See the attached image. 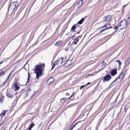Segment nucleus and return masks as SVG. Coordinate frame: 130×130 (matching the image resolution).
<instances>
[{"mask_svg":"<svg viewBox=\"0 0 130 130\" xmlns=\"http://www.w3.org/2000/svg\"><path fill=\"white\" fill-rule=\"evenodd\" d=\"M118 26H115L114 27V29H117L118 28Z\"/></svg>","mask_w":130,"mask_h":130,"instance_id":"c756f323","label":"nucleus"},{"mask_svg":"<svg viewBox=\"0 0 130 130\" xmlns=\"http://www.w3.org/2000/svg\"><path fill=\"white\" fill-rule=\"evenodd\" d=\"M85 85L81 86L80 87V89H82L84 87H85Z\"/></svg>","mask_w":130,"mask_h":130,"instance_id":"7c9ffc66","label":"nucleus"},{"mask_svg":"<svg viewBox=\"0 0 130 130\" xmlns=\"http://www.w3.org/2000/svg\"><path fill=\"white\" fill-rule=\"evenodd\" d=\"M116 61L118 62L119 66H120L121 64V62L119 60H117Z\"/></svg>","mask_w":130,"mask_h":130,"instance_id":"4be33fe9","label":"nucleus"},{"mask_svg":"<svg viewBox=\"0 0 130 130\" xmlns=\"http://www.w3.org/2000/svg\"><path fill=\"white\" fill-rule=\"evenodd\" d=\"M130 63V62L127 60L125 62V64L126 65L128 66Z\"/></svg>","mask_w":130,"mask_h":130,"instance_id":"412c9836","label":"nucleus"},{"mask_svg":"<svg viewBox=\"0 0 130 130\" xmlns=\"http://www.w3.org/2000/svg\"><path fill=\"white\" fill-rule=\"evenodd\" d=\"M76 27L74 25H73L71 28V30L74 31L75 29L76 28Z\"/></svg>","mask_w":130,"mask_h":130,"instance_id":"f3484780","label":"nucleus"},{"mask_svg":"<svg viewBox=\"0 0 130 130\" xmlns=\"http://www.w3.org/2000/svg\"><path fill=\"white\" fill-rule=\"evenodd\" d=\"M74 126H73V125H71L70 127H69L68 130H72V129L74 128Z\"/></svg>","mask_w":130,"mask_h":130,"instance_id":"aec40b11","label":"nucleus"},{"mask_svg":"<svg viewBox=\"0 0 130 130\" xmlns=\"http://www.w3.org/2000/svg\"><path fill=\"white\" fill-rule=\"evenodd\" d=\"M112 16L111 15H107L105 16L103 18V22H107L112 18Z\"/></svg>","mask_w":130,"mask_h":130,"instance_id":"423d86ee","label":"nucleus"},{"mask_svg":"<svg viewBox=\"0 0 130 130\" xmlns=\"http://www.w3.org/2000/svg\"><path fill=\"white\" fill-rule=\"evenodd\" d=\"M3 122H2V123H1V124H0V126H1L2 125V124H3Z\"/></svg>","mask_w":130,"mask_h":130,"instance_id":"ea45409f","label":"nucleus"},{"mask_svg":"<svg viewBox=\"0 0 130 130\" xmlns=\"http://www.w3.org/2000/svg\"><path fill=\"white\" fill-rule=\"evenodd\" d=\"M4 72V71H3L1 70H0V74H2L3 72Z\"/></svg>","mask_w":130,"mask_h":130,"instance_id":"72a5a7b5","label":"nucleus"},{"mask_svg":"<svg viewBox=\"0 0 130 130\" xmlns=\"http://www.w3.org/2000/svg\"><path fill=\"white\" fill-rule=\"evenodd\" d=\"M35 125V124H34L33 122H32L30 125L28 129V130H31V128L33 127V126Z\"/></svg>","mask_w":130,"mask_h":130,"instance_id":"dca6fc26","label":"nucleus"},{"mask_svg":"<svg viewBox=\"0 0 130 130\" xmlns=\"http://www.w3.org/2000/svg\"><path fill=\"white\" fill-rule=\"evenodd\" d=\"M11 74V73L10 74H9V75L8 76V78L6 80V81H5L4 82V83H5L6 82V81H7L8 80V79H9V76H10V74Z\"/></svg>","mask_w":130,"mask_h":130,"instance_id":"a878e982","label":"nucleus"},{"mask_svg":"<svg viewBox=\"0 0 130 130\" xmlns=\"http://www.w3.org/2000/svg\"><path fill=\"white\" fill-rule=\"evenodd\" d=\"M5 74V72H3V73H2V74H0V76H1V75H4V74Z\"/></svg>","mask_w":130,"mask_h":130,"instance_id":"2f4dec72","label":"nucleus"},{"mask_svg":"<svg viewBox=\"0 0 130 130\" xmlns=\"http://www.w3.org/2000/svg\"><path fill=\"white\" fill-rule=\"evenodd\" d=\"M111 28V26L110 24H106L105 26H103L102 28V29H100L101 30L100 31V32H102L103 31H104L106 29Z\"/></svg>","mask_w":130,"mask_h":130,"instance_id":"7ed1b4c3","label":"nucleus"},{"mask_svg":"<svg viewBox=\"0 0 130 130\" xmlns=\"http://www.w3.org/2000/svg\"><path fill=\"white\" fill-rule=\"evenodd\" d=\"M3 61H2L1 62H0V64L2 63H3Z\"/></svg>","mask_w":130,"mask_h":130,"instance_id":"a19ab883","label":"nucleus"},{"mask_svg":"<svg viewBox=\"0 0 130 130\" xmlns=\"http://www.w3.org/2000/svg\"><path fill=\"white\" fill-rule=\"evenodd\" d=\"M125 73V71H123L122 72H121L120 74L116 78V79L110 85H112L113 84V83L117 80L119 79L120 78H121V79L123 78V77Z\"/></svg>","mask_w":130,"mask_h":130,"instance_id":"20e7f679","label":"nucleus"},{"mask_svg":"<svg viewBox=\"0 0 130 130\" xmlns=\"http://www.w3.org/2000/svg\"><path fill=\"white\" fill-rule=\"evenodd\" d=\"M70 42H69V44H70Z\"/></svg>","mask_w":130,"mask_h":130,"instance_id":"37998d69","label":"nucleus"},{"mask_svg":"<svg viewBox=\"0 0 130 130\" xmlns=\"http://www.w3.org/2000/svg\"><path fill=\"white\" fill-rule=\"evenodd\" d=\"M111 76L109 74L105 75L103 79L104 82L109 81L111 78Z\"/></svg>","mask_w":130,"mask_h":130,"instance_id":"39448f33","label":"nucleus"},{"mask_svg":"<svg viewBox=\"0 0 130 130\" xmlns=\"http://www.w3.org/2000/svg\"><path fill=\"white\" fill-rule=\"evenodd\" d=\"M84 0H80V1H81L82 2H83H83Z\"/></svg>","mask_w":130,"mask_h":130,"instance_id":"79ce46f5","label":"nucleus"},{"mask_svg":"<svg viewBox=\"0 0 130 130\" xmlns=\"http://www.w3.org/2000/svg\"><path fill=\"white\" fill-rule=\"evenodd\" d=\"M45 67V64L44 63L39 64L36 66L35 71L36 74V78L38 79L41 76L42 71L43 70Z\"/></svg>","mask_w":130,"mask_h":130,"instance_id":"f257e3e1","label":"nucleus"},{"mask_svg":"<svg viewBox=\"0 0 130 130\" xmlns=\"http://www.w3.org/2000/svg\"><path fill=\"white\" fill-rule=\"evenodd\" d=\"M128 109V108H126V106H125L124 108V110L125 111H126Z\"/></svg>","mask_w":130,"mask_h":130,"instance_id":"cd10ccee","label":"nucleus"},{"mask_svg":"<svg viewBox=\"0 0 130 130\" xmlns=\"http://www.w3.org/2000/svg\"><path fill=\"white\" fill-rule=\"evenodd\" d=\"M128 20H129V19H130V15L129 16V17H128Z\"/></svg>","mask_w":130,"mask_h":130,"instance_id":"58836bf2","label":"nucleus"},{"mask_svg":"<svg viewBox=\"0 0 130 130\" xmlns=\"http://www.w3.org/2000/svg\"><path fill=\"white\" fill-rule=\"evenodd\" d=\"M85 19L84 18H83L80 20L78 23L77 24H81L84 21Z\"/></svg>","mask_w":130,"mask_h":130,"instance_id":"2eb2a0df","label":"nucleus"},{"mask_svg":"<svg viewBox=\"0 0 130 130\" xmlns=\"http://www.w3.org/2000/svg\"><path fill=\"white\" fill-rule=\"evenodd\" d=\"M67 99H66V98H63L61 100H63L64 101L66 100Z\"/></svg>","mask_w":130,"mask_h":130,"instance_id":"f704fd0d","label":"nucleus"},{"mask_svg":"<svg viewBox=\"0 0 130 130\" xmlns=\"http://www.w3.org/2000/svg\"><path fill=\"white\" fill-rule=\"evenodd\" d=\"M128 3L127 4H126V5H124L123 6V8H124V7L126 6H127L128 4Z\"/></svg>","mask_w":130,"mask_h":130,"instance_id":"c9c22d12","label":"nucleus"},{"mask_svg":"<svg viewBox=\"0 0 130 130\" xmlns=\"http://www.w3.org/2000/svg\"><path fill=\"white\" fill-rule=\"evenodd\" d=\"M82 4L83 2L81 1H79L76 5L75 7H76L77 8H79L82 5Z\"/></svg>","mask_w":130,"mask_h":130,"instance_id":"9b49d317","label":"nucleus"},{"mask_svg":"<svg viewBox=\"0 0 130 130\" xmlns=\"http://www.w3.org/2000/svg\"><path fill=\"white\" fill-rule=\"evenodd\" d=\"M70 50L72 52V53H73L74 51V48L73 47H71V48Z\"/></svg>","mask_w":130,"mask_h":130,"instance_id":"393cba45","label":"nucleus"},{"mask_svg":"<svg viewBox=\"0 0 130 130\" xmlns=\"http://www.w3.org/2000/svg\"><path fill=\"white\" fill-rule=\"evenodd\" d=\"M74 93H73L71 95V96L70 97V98H69V99H70L72 97L74 96Z\"/></svg>","mask_w":130,"mask_h":130,"instance_id":"bb28decb","label":"nucleus"},{"mask_svg":"<svg viewBox=\"0 0 130 130\" xmlns=\"http://www.w3.org/2000/svg\"><path fill=\"white\" fill-rule=\"evenodd\" d=\"M103 64L104 66H105L106 64V63L104 61H103Z\"/></svg>","mask_w":130,"mask_h":130,"instance_id":"473e14b6","label":"nucleus"},{"mask_svg":"<svg viewBox=\"0 0 130 130\" xmlns=\"http://www.w3.org/2000/svg\"><path fill=\"white\" fill-rule=\"evenodd\" d=\"M6 94V95L10 98H12L13 96V95L12 94L9 92H7Z\"/></svg>","mask_w":130,"mask_h":130,"instance_id":"1a4fd4ad","label":"nucleus"},{"mask_svg":"<svg viewBox=\"0 0 130 130\" xmlns=\"http://www.w3.org/2000/svg\"><path fill=\"white\" fill-rule=\"evenodd\" d=\"M90 82H88L85 85V86H86V85H88L89 84H90Z\"/></svg>","mask_w":130,"mask_h":130,"instance_id":"4c0bfd02","label":"nucleus"},{"mask_svg":"<svg viewBox=\"0 0 130 130\" xmlns=\"http://www.w3.org/2000/svg\"><path fill=\"white\" fill-rule=\"evenodd\" d=\"M59 62V61H55L52 65V68L51 70H52L53 69V68L55 67L56 65H58Z\"/></svg>","mask_w":130,"mask_h":130,"instance_id":"ddd939ff","label":"nucleus"},{"mask_svg":"<svg viewBox=\"0 0 130 130\" xmlns=\"http://www.w3.org/2000/svg\"><path fill=\"white\" fill-rule=\"evenodd\" d=\"M30 74L29 73V72L28 73V79H27V81L26 82V85L27 84V83H28V81L29 80V79H30Z\"/></svg>","mask_w":130,"mask_h":130,"instance_id":"a211bd4d","label":"nucleus"},{"mask_svg":"<svg viewBox=\"0 0 130 130\" xmlns=\"http://www.w3.org/2000/svg\"><path fill=\"white\" fill-rule=\"evenodd\" d=\"M5 115H3V114H1L0 115V117L1 118H2L3 117H4Z\"/></svg>","mask_w":130,"mask_h":130,"instance_id":"c85d7f7f","label":"nucleus"},{"mask_svg":"<svg viewBox=\"0 0 130 130\" xmlns=\"http://www.w3.org/2000/svg\"><path fill=\"white\" fill-rule=\"evenodd\" d=\"M50 79H49L48 80H49Z\"/></svg>","mask_w":130,"mask_h":130,"instance_id":"c03bdc74","label":"nucleus"},{"mask_svg":"<svg viewBox=\"0 0 130 130\" xmlns=\"http://www.w3.org/2000/svg\"><path fill=\"white\" fill-rule=\"evenodd\" d=\"M4 98V97H2L0 99V102H3V100Z\"/></svg>","mask_w":130,"mask_h":130,"instance_id":"b1692460","label":"nucleus"},{"mask_svg":"<svg viewBox=\"0 0 130 130\" xmlns=\"http://www.w3.org/2000/svg\"><path fill=\"white\" fill-rule=\"evenodd\" d=\"M126 25V22L125 20H124L121 21L119 23L118 25V26L121 27V29H123L125 28Z\"/></svg>","mask_w":130,"mask_h":130,"instance_id":"f03ea898","label":"nucleus"},{"mask_svg":"<svg viewBox=\"0 0 130 130\" xmlns=\"http://www.w3.org/2000/svg\"><path fill=\"white\" fill-rule=\"evenodd\" d=\"M61 41H59L56 42L54 45L55 46H60L61 45Z\"/></svg>","mask_w":130,"mask_h":130,"instance_id":"f8f14e48","label":"nucleus"},{"mask_svg":"<svg viewBox=\"0 0 130 130\" xmlns=\"http://www.w3.org/2000/svg\"><path fill=\"white\" fill-rule=\"evenodd\" d=\"M14 87L15 88V91L19 89V87L18 86V84L17 83H15Z\"/></svg>","mask_w":130,"mask_h":130,"instance_id":"4468645a","label":"nucleus"},{"mask_svg":"<svg viewBox=\"0 0 130 130\" xmlns=\"http://www.w3.org/2000/svg\"><path fill=\"white\" fill-rule=\"evenodd\" d=\"M60 59L62 60V61L61 63V64L62 63V62H64L65 61V60H63V58L62 57H61L60 58Z\"/></svg>","mask_w":130,"mask_h":130,"instance_id":"5701e85b","label":"nucleus"},{"mask_svg":"<svg viewBox=\"0 0 130 130\" xmlns=\"http://www.w3.org/2000/svg\"><path fill=\"white\" fill-rule=\"evenodd\" d=\"M7 110H3L2 111L1 114H3L4 115H5L6 113L7 112Z\"/></svg>","mask_w":130,"mask_h":130,"instance_id":"6ab92c4d","label":"nucleus"},{"mask_svg":"<svg viewBox=\"0 0 130 130\" xmlns=\"http://www.w3.org/2000/svg\"><path fill=\"white\" fill-rule=\"evenodd\" d=\"M75 37V36H73L72 37V39L74 40V41L73 42L75 44H77V43L78 42L79 40V37H80V36L79 37H76L74 39V37Z\"/></svg>","mask_w":130,"mask_h":130,"instance_id":"6e6552de","label":"nucleus"},{"mask_svg":"<svg viewBox=\"0 0 130 130\" xmlns=\"http://www.w3.org/2000/svg\"><path fill=\"white\" fill-rule=\"evenodd\" d=\"M117 73V70L114 69L112 70L111 72V75H114L116 74Z\"/></svg>","mask_w":130,"mask_h":130,"instance_id":"9d476101","label":"nucleus"},{"mask_svg":"<svg viewBox=\"0 0 130 130\" xmlns=\"http://www.w3.org/2000/svg\"><path fill=\"white\" fill-rule=\"evenodd\" d=\"M21 130V129H20V130Z\"/></svg>","mask_w":130,"mask_h":130,"instance_id":"a18cd8bd","label":"nucleus"},{"mask_svg":"<svg viewBox=\"0 0 130 130\" xmlns=\"http://www.w3.org/2000/svg\"><path fill=\"white\" fill-rule=\"evenodd\" d=\"M17 2H14L11 4L9 8H15L18 5Z\"/></svg>","mask_w":130,"mask_h":130,"instance_id":"0eeeda50","label":"nucleus"},{"mask_svg":"<svg viewBox=\"0 0 130 130\" xmlns=\"http://www.w3.org/2000/svg\"><path fill=\"white\" fill-rule=\"evenodd\" d=\"M92 75H93V74H90V75H88L87 76H86V77H87L88 76H91Z\"/></svg>","mask_w":130,"mask_h":130,"instance_id":"e433bc0d","label":"nucleus"}]
</instances>
